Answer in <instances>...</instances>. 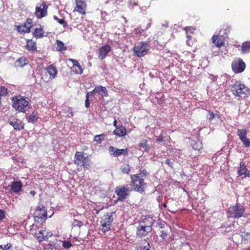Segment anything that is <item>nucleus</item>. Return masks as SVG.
<instances>
[{"label":"nucleus","mask_w":250,"mask_h":250,"mask_svg":"<svg viewBox=\"0 0 250 250\" xmlns=\"http://www.w3.org/2000/svg\"><path fill=\"white\" fill-rule=\"evenodd\" d=\"M28 98L21 95L15 96L12 99V107L19 112L25 113L29 108Z\"/></svg>","instance_id":"f257e3e1"},{"label":"nucleus","mask_w":250,"mask_h":250,"mask_svg":"<svg viewBox=\"0 0 250 250\" xmlns=\"http://www.w3.org/2000/svg\"><path fill=\"white\" fill-rule=\"evenodd\" d=\"M231 89L236 97L244 98L250 94V89L240 81H237L233 84Z\"/></svg>","instance_id":"f03ea898"},{"label":"nucleus","mask_w":250,"mask_h":250,"mask_svg":"<svg viewBox=\"0 0 250 250\" xmlns=\"http://www.w3.org/2000/svg\"><path fill=\"white\" fill-rule=\"evenodd\" d=\"M130 179V185L132 187L131 189L141 193L144 192L146 184L144 182V178H140L138 175H131Z\"/></svg>","instance_id":"7ed1b4c3"},{"label":"nucleus","mask_w":250,"mask_h":250,"mask_svg":"<svg viewBox=\"0 0 250 250\" xmlns=\"http://www.w3.org/2000/svg\"><path fill=\"white\" fill-rule=\"evenodd\" d=\"M150 46L146 42H141L135 44L133 48V51L137 57H141L146 54Z\"/></svg>","instance_id":"20e7f679"},{"label":"nucleus","mask_w":250,"mask_h":250,"mask_svg":"<svg viewBox=\"0 0 250 250\" xmlns=\"http://www.w3.org/2000/svg\"><path fill=\"white\" fill-rule=\"evenodd\" d=\"M33 215L35 221L38 223L44 222L47 217V211L45 207L42 205H39Z\"/></svg>","instance_id":"39448f33"},{"label":"nucleus","mask_w":250,"mask_h":250,"mask_svg":"<svg viewBox=\"0 0 250 250\" xmlns=\"http://www.w3.org/2000/svg\"><path fill=\"white\" fill-rule=\"evenodd\" d=\"M244 212V208L243 206L236 205L230 208L228 212V216L234 218H239L242 216Z\"/></svg>","instance_id":"423d86ee"},{"label":"nucleus","mask_w":250,"mask_h":250,"mask_svg":"<svg viewBox=\"0 0 250 250\" xmlns=\"http://www.w3.org/2000/svg\"><path fill=\"white\" fill-rule=\"evenodd\" d=\"M132 189L128 188L127 186L116 187L115 192L118 196V200L124 201L128 195V193Z\"/></svg>","instance_id":"0eeeda50"},{"label":"nucleus","mask_w":250,"mask_h":250,"mask_svg":"<svg viewBox=\"0 0 250 250\" xmlns=\"http://www.w3.org/2000/svg\"><path fill=\"white\" fill-rule=\"evenodd\" d=\"M232 70L235 73L242 72L246 68V64L241 59L234 60L231 64Z\"/></svg>","instance_id":"6e6552de"},{"label":"nucleus","mask_w":250,"mask_h":250,"mask_svg":"<svg viewBox=\"0 0 250 250\" xmlns=\"http://www.w3.org/2000/svg\"><path fill=\"white\" fill-rule=\"evenodd\" d=\"M38 238L39 241H43L47 240L52 235V233L51 231H48L45 229H42L38 232L35 234Z\"/></svg>","instance_id":"1a4fd4ad"},{"label":"nucleus","mask_w":250,"mask_h":250,"mask_svg":"<svg viewBox=\"0 0 250 250\" xmlns=\"http://www.w3.org/2000/svg\"><path fill=\"white\" fill-rule=\"evenodd\" d=\"M108 150L111 155H113L116 157L122 154L126 155H128V150L127 148L119 149L113 146H109Z\"/></svg>","instance_id":"9d476101"},{"label":"nucleus","mask_w":250,"mask_h":250,"mask_svg":"<svg viewBox=\"0 0 250 250\" xmlns=\"http://www.w3.org/2000/svg\"><path fill=\"white\" fill-rule=\"evenodd\" d=\"M151 231V227L150 226L139 225L137 227L136 234L138 237L141 238L143 236H146Z\"/></svg>","instance_id":"9b49d317"},{"label":"nucleus","mask_w":250,"mask_h":250,"mask_svg":"<svg viewBox=\"0 0 250 250\" xmlns=\"http://www.w3.org/2000/svg\"><path fill=\"white\" fill-rule=\"evenodd\" d=\"M32 26V20L28 19L23 24L18 26L17 30L19 32L29 33Z\"/></svg>","instance_id":"f8f14e48"},{"label":"nucleus","mask_w":250,"mask_h":250,"mask_svg":"<svg viewBox=\"0 0 250 250\" xmlns=\"http://www.w3.org/2000/svg\"><path fill=\"white\" fill-rule=\"evenodd\" d=\"M97 93L101 95L103 97H107L108 96L106 88L102 85L96 86L94 89L90 92V94H96Z\"/></svg>","instance_id":"ddd939ff"},{"label":"nucleus","mask_w":250,"mask_h":250,"mask_svg":"<svg viewBox=\"0 0 250 250\" xmlns=\"http://www.w3.org/2000/svg\"><path fill=\"white\" fill-rule=\"evenodd\" d=\"M76 6L75 10L80 13L84 14L86 4L84 1L82 0H76Z\"/></svg>","instance_id":"4468645a"},{"label":"nucleus","mask_w":250,"mask_h":250,"mask_svg":"<svg viewBox=\"0 0 250 250\" xmlns=\"http://www.w3.org/2000/svg\"><path fill=\"white\" fill-rule=\"evenodd\" d=\"M111 47L109 45H106L100 48L98 52V57L100 59L103 60L109 53Z\"/></svg>","instance_id":"2eb2a0df"},{"label":"nucleus","mask_w":250,"mask_h":250,"mask_svg":"<svg viewBox=\"0 0 250 250\" xmlns=\"http://www.w3.org/2000/svg\"><path fill=\"white\" fill-rule=\"evenodd\" d=\"M238 174L239 176L244 175L243 178L250 177V172L247 169L246 166L243 163H240L238 170Z\"/></svg>","instance_id":"dca6fc26"},{"label":"nucleus","mask_w":250,"mask_h":250,"mask_svg":"<svg viewBox=\"0 0 250 250\" xmlns=\"http://www.w3.org/2000/svg\"><path fill=\"white\" fill-rule=\"evenodd\" d=\"M22 185L21 181H13L11 184V190L15 193H19L22 189Z\"/></svg>","instance_id":"f3484780"},{"label":"nucleus","mask_w":250,"mask_h":250,"mask_svg":"<svg viewBox=\"0 0 250 250\" xmlns=\"http://www.w3.org/2000/svg\"><path fill=\"white\" fill-rule=\"evenodd\" d=\"M9 124L11 125L15 130H21L24 127L21 121L17 119H13L9 121Z\"/></svg>","instance_id":"a211bd4d"},{"label":"nucleus","mask_w":250,"mask_h":250,"mask_svg":"<svg viewBox=\"0 0 250 250\" xmlns=\"http://www.w3.org/2000/svg\"><path fill=\"white\" fill-rule=\"evenodd\" d=\"M42 5L43 7L42 8L38 6L36 8L35 14L38 18H42L44 17L47 14V8L46 7V5L44 4H43Z\"/></svg>","instance_id":"6ab92c4d"},{"label":"nucleus","mask_w":250,"mask_h":250,"mask_svg":"<svg viewBox=\"0 0 250 250\" xmlns=\"http://www.w3.org/2000/svg\"><path fill=\"white\" fill-rule=\"evenodd\" d=\"M149 243L146 240H143L135 247V250H150Z\"/></svg>","instance_id":"aec40b11"},{"label":"nucleus","mask_w":250,"mask_h":250,"mask_svg":"<svg viewBox=\"0 0 250 250\" xmlns=\"http://www.w3.org/2000/svg\"><path fill=\"white\" fill-rule=\"evenodd\" d=\"M86 158L83 157V152H77L75 155L74 163L78 166L82 164Z\"/></svg>","instance_id":"412c9836"},{"label":"nucleus","mask_w":250,"mask_h":250,"mask_svg":"<svg viewBox=\"0 0 250 250\" xmlns=\"http://www.w3.org/2000/svg\"><path fill=\"white\" fill-rule=\"evenodd\" d=\"M114 213H107L104 218L103 219L101 223H106V224H108L110 226L112 224L114 218H113V214Z\"/></svg>","instance_id":"4be33fe9"},{"label":"nucleus","mask_w":250,"mask_h":250,"mask_svg":"<svg viewBox=\"0 0 250 250\" xmlns=\"http://www.w3.org/2000/svg\"><path fill=\"white\" fill-rule=\"evenodd\" d=\"M114 133L119 137L124 136L126 133V128L123 125L117 127L114 131Z\"/></svg>","instance_id":"5701e85b"},{"label":"nucleus","mask_w":250,"mask_h":250,"mask_svg":"<svg viewBox=\"0 0 250 250\" xmlns=\"http://www.w3.org/2000/svg\"><path fill=\"white\" fill-rule=\"evenodd\" d=\"M25 47L29 51H34L37 50L36 42L32 40H27Z\"/></svg>","instance_id":"b1692460"},{"label":"nucleus","mask_w":250,"mask_h":250,"mask_svg":"<svg viewBox=\"0 0 250 250\" xmlns=\"http://www.w3.org/2000/svg\"><path fill=\"white\" fill-rule=\"evenodd\" d=\"M47 72L49 73L50 77L52 78H54L57 74V70L55 66L53 65L48 66L46 68Z\"/></svg>","instance_id":"393cba45"},{"label":"nucleus","mask_w":250,"mask_h":250,"mask_svg":"<svg viewBox=\"0 0 250 250\" xmlns=\"http://www.w3.org/2000/svg\"><path fill=\"white\" fill-rule=\"evenodd\" d=\"M212 42L217 47H221L224 44L223 41L219 37L218 35H213L212 38Z\"/></svg>","instance_id":"a878e982"},{"label":"nucleus","mask_w":250,"mask_h":250,"mask_svg":"<svg viewBox=\"0 0 250 250\" xmlns=\"http://www.w3.org/2000/svg\"><path fill=\"white\" fill-rule=\"evenodd\" d=\"M190 144L192 146V148L195 150H200L203 147L202 143L199 140H192L191 141Z\"/></svg>","instance_id":"bb28decb"},{"label":"nucleus","mask_w":250,"mask_h":250,"mask_svg":"<svg viewBox=\"0 0 250 250\" xmlns=\"http://www.w3.org/2000/svg\"><path fill=\"white\" fill-rule=\"evenodd\" d=\"M143 32L144 30L140 26H138L132 32V36L138 38L142 35Z\"/></svg>","instance_id":"cd10ccee"},{"label":"nucleus","mask_w":250,"mask_h":250,"mask_svg":"<svg viewBox=\"0 0 250 250\" xmlns=\"http://www.w3.org/2000/svg\"><path fill=\"white\" fill-rule=\"evenodd\" d=\"M139 146L144 148L146 151H148L150 149V147L148 145L147 141L146 139L142 140L139 143Z\"/></svg>","instance_id":"c85d7f7f"},{"label":"nucleus","mask_w":250,"mask_h":250,"mask_svg":"<svg viewBox=\"0 0 250 250\" xmlns=\"http://www.w3.org/2000/svg\"><path fill=\"white\" fill-rule=\"evenodd\" d=\"M241 50L244 53H248L250 52V42H245L241 46Z\"/></svg>","instance_id":"c756f323"},{"label":"nucleus","mask_w":250,"mask_h":250,"mask_svg":"<svg viewBox=\"0 0 250 250\" xmlns=\"http://www.w3.org/2000/svg\"><path fill=\"white\" fill-rule=\"evenodd\" d=\"M237 134L238 135L240 140H241L245 138L246 137H247V131L245 129H237Z\"/></svg>","instance_id":"7c9ffc66"},{"label":"nucleus","mask_w":250,"mask_h":250,"mask_svg":"<svg viewBox=\"0 0 250 250\" xmlns=\"http://www.w3.org/2000/svg\"><path fill=\"white\" fill-rule=\"evenodd\" d=\"M68 60L72 62L73 66H77L78 68L80 74L83 73V69L77 60L73 59H68Z\"/></svg>","instance_id":"2f4dec72"},{"label":"nucleus","mask_w":250,"mask_h":250,"mask_svg":"<svg viewBox=\"0 0 250 250\" xmlns=\"http://www.w3.org/2000/svg\"><path fill=\"white\" fill-rule=\"evenodd\" d=\"M57 50L59 51L62 52L66 50V47L64 44L61 41L57 40Z\"/></svg>","instance_id":"473e14b6"},{"label":"nucleus","mask_w":250,"mask_h":250,"mask_svg":"<svg viewBox=\"0 0 250 250\" xmlns=\"http://www.w3.org/2000/svg\"><path fill=\"white\" fill-rule=\"evenodd\" d=\"M208 113L207 116V119L211 121L213 119L217 118L219 119L220 118V116L218 114H214L210 111H208Z\"/></svg>","instance_id":"72a5a7b5"},{"label":"nucleus","mask_w":250,"mask_h":250,"mask_svg":"<svg viewBox=\"0 0 250 250\" xmlns=\"http://www.w3.org/2000/svg\"><path fill=\"white\" fill-rule=\"evenodd\" d=\"M38 116L37 114L34 112H32L31 114L27 118L29 122L34 123L37 121Z\"/></svg>","instance_id":"f704fd0d"},{"label":"nucleus","mask_w":250,"mask_h":250,"mask_svg":"<svg viewBox=\"0 0 250 250\" xmlns=\"http://www.w3.org/2000/svg\"><path fill=\"white\" fill-rule=\"evenodd\" d=\"M43 30L42 28H37L34 32V36L37 38H42L43 37Z\"/></svg>","instance_id":"c9c22d12"},{"label":"nucleus","mask_w":250,"mask_h":250,"mask_svg":"<svg viewBox=\"0 0 250 250\" xmlns=\"http://www.w3.org/2000/svg\"><path fill=\"white\" fill-rule=\"evenodd\" d=\"M121 171L126 174H128L130 171V167L128 164H125L121 167Z\"/></svg>","instance_id":"e433bc0d"},{"label":"nucleus","mask_w":250,"mask_h":250,"mask_svg":"<svg viewBox=\"0 0 250 250\" xmlns=\"http://www.w3.org/2000/svg\"><path fill=\"white\" fill-rule=\"evenodd\" d=\"M104 136L105 135L104 134L96 135L94 137V140L98 143L101 144L104 139Z\"/></svg>","instance_id":"4c0bfd02"},{"label":"nucleus","mask_w":250,"mask_h":250,"mask_svg":"<svg viewBox=\"0 0 250 250\" xmlns=\"http://www.w3.org/2000/svg\"><path fill=\"white\" fill-rule=\"evenodd\" d=\"M110 230V226L106 223H102L101 230L105 233Z\"/></svg>","instance_id":"58836bf2"},{"label":"nucleus","mask_w":250,"mask_h":250,"mask_svg":"<svg viewBox=\"0 0 250 250\" xmlns=\"http://www.w3.org/2000/svg\"><path fill=\"white\" fill-rule=\"evenodd\" d=\"M184 30L186 32L187 37L188 39L191 38V36L189 35V33L191 34L192 33L193 31L194 30V29L191 27H186L184 28Z\"/></svg>","instance_id":"ea45409f"},{"label":"nucleus","mask_w":250,"mask_h":250,"mask_svg":"<svg viewBox=\"0 0 250 250\" xmlns=\"http://www.w3.org/2000/svg\"><path fill=\"white\" fill-rule=\"evenodd\" d=\"M53 19L60 24L62 25L63 27H65L66 26H67V23L63 19H60L56 16H54Z\"/></svg>","instance_id":"a19ab883"},{"label":"nucleus","mask_w":250,"mask_h":250,"mask_svg":"<svg viewBox=\"0 0 250 250\" xmlns=\"http://www.w3.org/2000/svg\"><path fill=\"white\" fill-rule=\"evenodd\" d=\"M62 246L64 249H68L72 246V244L70 241H63L62 242Z\"/></svg>","instance_id":"79ce46f5"},{"label":"nucleus","mask_w":250,"mask_h":250,"mask_svg":"<svg viewBox=\"0 0 250 250\" xmlns=\"http://www.w3.org/2000/svg\"><path fill=\"white\" fill-rule=\"evenodd\" d=\"M242 142L243 143V145L246 147H249L250 146V140L248 139L247 137L243 139L242 140H241Z\"/></svg>","instance_id":"37998d69"},{"label":"nucleus","mask_w":250,"mask_h":250,"mask_svg":"<svg viewBox=\"0 0 250 250\" xmlns=\"http://www.w3.org/2000/svg\"><path fill=\"white\" fill-rule=\"evenodd\" d=\"M147 171L145 169H140V172L138 174H136V175H138V177L140 178H144V177H146V175Z\"/></svg>","instance_id":"c03bdc74"},{"label":"nucleus","mask_w":250,"mask_h":250,"mask_svg":"<svg viewBox=\"0 0 250 250\" xmlns=\"http://www.w3.org/2000/svg\"><path fill=\"white\" fill-rule=\"evenodd\" d=\"M18 62H19V65L22 67L27 64V60L24 58H21L18 60Z\"/></svg>","instance_id":"a18cd8bd"},{"label":"nucleus","mask_w":250,"mask_h":250,"mask_svg":"<svg viewBox=\"0 0 250 250\" xmlns=\"http://www.w3.org/2000/svg\"><path fill=\"white\" fill-rule=\"evenodd\" d=\"M80 166H83L84 168L89 169L90 167V164L88 161L85 159L84 161L80 165Z\"/></svg>","instance_id":"49530a36"},{"label":"nucleus","mask_w":250,"mask_h":250,"mask_svg":"<svg viewBox=\"0 0 250 250\" xmlns=\"http://www.w3.org/2000/svg\"><path fill=\"white\" fill-rule=\"evenodd\" d=\"M7 92L8 90L5 87L0 86V97L6 95L7 94Z\"/></svg>","instance_id":"de8ad7c7"},{"label":"nucleus","mask_w":250,"mask_h":250,"mask_svg":"<svg viewBox=\"0 0 250 250\" xmlns=\"http://www.w3.org/2000/svg\"><path fill=\"white\" fill-rule=\"evenodd\" d=\"M65 110V113L67 114V116H70L73 117V113L72 111V108L70 107H67L66 109H64Z\"/></svg>","instance_id":"09e8293b"},{"label":"nucleus","mask_w":250,"mask_h":250,"mask_svg":"<svg viewBox=\"0 0 250 250\" xmlns=\"http://www.w3.org/2000/svg\"><path fill=\"white\" fill-rule=\"evenodd\" d=\"M12 247V245L11 243H7L4 247L2 245H0V250H9Z\"/></svg>","instance_id":"8fccbe9b"},{"label":"nucleus","mask_w":250,"mask_h":250,"mask_svg":"<svg viewBox=\"0 0 250 250\" xmlns=\"http://www.w3.org/2000/svg\"><path fill=\"white\" fill-rule=\"evenodd\" d=\"M90 92H88L86 94V99L85 101V106L86 107L88 108L90 106V102L89 101V97L90 95Z\"/></svg>","instance_id":"3c124183"},{"label":"nucleus","mask_w":250,"mask_h":250,"mask_svg":"<svg viewBox=\"0 0 250 250\" xmlns=\"http://www.w3.org/2000/svg\"><path fill=\"white\" fill-rule=\"evenodd\" d=\"M73 225L75 226H78V227H80L83 225V223L82 222L75 219L73 221Z\"/></svg>","instance_id":"603ef678"},{"label":"nucleus","mask_w":250,"mask_h":250,"mask_svg":"<svg viewBox=\"0 0 250 250\" xmlns=\"http://www.w3.org/2000/svg\"><path fill=\"white\" fill-rule=\"evenodd\" d=\"M5 217V212L0 209V221L2 220Z\"/></svg>","instance_id":"864d4df0"},{"label":"nucleus","mask_w":250,"mask_h":250,"mask_svg":"<svg viewBox=\"0 0 250 250\" xmlns=\"http://www.w3.org/2000/svg\"><path fill=\"white\" fill-rule=\"evenodd\" d=\"M160 236L163 239H165L167 237V233L166 232H165L164 231L162 230L161 231V234L160 235Z\"/></svg>","instance_id":"5fc2aeb1"},{"label":"nucleus","mask_w":250,"mask_h":250,"mask_svg":"<svg viewBox=\"0 0 250 250\" xmlns=\"http://www.w3.org/2000/svg\"><path fill=\"white\" fill-rule=\"evenodd\" d=\"M165 163L167 164L170 167H172L173 162H171L170 159H166Z\"/></svg>","instance_id":"6e6d98bb"},{"label":"nucleus","mask_w":250,"mask_h":250,"mask_svg":"<svg viewBox=\"0 0 250 250\" xmlns=\"http://www.w3.org/2000/svg\"><path fill=\"white\" fill-rule=\"evenodd\" d=\"M157 141L158 142H162L164 141V139H163V136L162 135L159 136V137H158V138L157 139Z\"/></svg>","instance_id":"4d7b16f0"},{"label":"nucleus","mask_w":250,"mask_h":250,"mask_svg":"<svg viewBox=\"0 0 250 250\" xmlns=\"http://www.w3.org/2000/svg\"><path fill=\"white\" fill-rule=\"evenodd\" d=\"M106 15V12H102L101 13V17H102V19H103V20H104V21H106V18H105V15Z\"/></svg>","instance_id":"13d9d810"},{"label":"nucleus","mask_w":250,"mask_h":250,"mask_svg":"<svg viewBox=\"0 0 250 250\" xmlns=\"http://www.w3.org/2000/svg\"><path fill=\"white\" fill-rule=\"evenodd\" d=\"M158 225L160 228H163L164 227L165 223L164 222H160L158 223Z\"/></svg>","instance_id":"bf43d9fd"},{"label":"nucleus","mask_w":250,"mask_h":250,"mask_svg":"<svg viewBox=\"0 0 250 250\" xmlns=\"http://www.w3.org/2000/svg\"><path fill=\"white\" fill-rule=\"evenodd\" d=\"M30 194L32 196H35V194H36V192L34 190H31L30 192Z\"/></svg>","instance_id":"052dcab7"},{"label":"nucleus","mask_w":250,"mask_h":250,"mask_svg":"<svg viewBox=\"0 0 250 250\" xmlns=\"http://www.w3.org/2000/svg\"><path fill=\"white\" fill-rule=\"evenodd\" d=\"M117 122L116 120H115L114 121V123H113V125L115 127H116V128L118 127L117 125Z\"/></svg>","instance_id":"680f3d73"},{"label":"nucleus","mask_w":250,"mask_h":250,"mask_svg":"<svg viewBox=\"0 0 250 250\" xmlns=\"http://www.w3.org/2000/svg\"><path fill=\"white\" fill-rule=\"evenodd\" d=\"M151 25V23L150 22L148 23L146 27V29L149 28L150 27Z\"/></svg>","instance_id":"e2e57ef3"},{"label":"nucleus","mask_w":250,"mask_h":250,"mask_svg":"<svg viewBox=\"0 0 250 250\" xmlns=\"http://www.w3.org/2000/svg\"><path fill=\"white\" fill-rule=\"evenodd\" d=\"M212 79H213V80H215L216 79H217V77L215 76H213V78H211Z\"/></svg>","instance_id":"0e129e2a"},{"label":"nucleus","mask_w":250,"mask_h":250,"mask_svg":"<svg viewBox=\"0 0 250 250\" xmlns=\"http://www.w3.org/2000/svg\"><path fill=\"white\" fill-rule=\"evenodd\" d=\"M176 152L178 153V154H180V152H181V150H178Z\"/></svg>","instance_id":"69168bd1"},{"label":"nucleus","mask_w":250,"mask_h":250,"mask_svg":"<svg viewBox=\"0 0 250 250\" xmlns=\"http://www.w3.org/2000/svg\"><path fill=\"white\" fill-rule=\"evenodd\" d=\"M133 5H134L136 6V5H138V3H137V2H135L133 3Z\"/></svg>","instance_id":"338daca9"},{"label":"nucleus","mask_w":250,"mask_h":250,"mask_svg":"<svg viewBox=\"0 0 250 250\" xmlns=\"http://www.w3.org/2000/svg\"><path fill=\"white\" fill-rule=\"evenodd\" d=\"M247 250H250V248H249L247 249Z\"/></svg>","instance_id":"774afa93"}]
</instances>
